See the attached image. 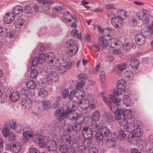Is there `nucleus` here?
Wrapping results in <instances>:
<instances>
[{"label": "nucleus", "instance_id": "32", "mask_svg": "<svg viewBox=\"0 0 153 153\" xmlns=\"http://www.w3.org/2000/svg\"><path fill=\"white\" fill-rule=\"evenodd\" d=\"M20 95L17 92H13L11 94L10 96V99L13 101H17L20 98Z\"/></svg>", "mask_w": 153, "mask_h": 153}, {"label": "nucleus", "instance_id": "45", "mask_svg": "<svg viewBox=\"0 0 153 153\" xmlns=\"http://www.w3.org/2000/svg\"><path fill=\"white\" fill-rule=\"evenodd\" d=\"M90 129L92 132L94 131L96 132L98 131L99 129L100 130V129L97 123H94L91 124L90 126Z\"/></svg>", "mask_w": 153, "mask_h": 153}, {"label": "nucleus", "instance_id": "53", "mask_svg": "<svg viewBox=\"0 0 153 153\" xmlns=\"http://www.w3.org/2000/svg\"><path fill=\"white\" fill-rule=\"evenodd\" d=\"M38 58L40 64H42L44 62L46 59L45 54L43 53L40 54Z\"/></svg>", "mask_w": 153, "mask_h": 153}, {"label": "nucleus", "instance_id": "36", "mask_svg": "<svg viewBox=\"0 0 153 153\" xmlns=\"http://www.w3.org/2000/svg\"><path fill=\"white\" fill-rule=\"evenodd\" d=\"M22 91L24 92L25 95L27 97H33L35 94V92L33 90H25V89H23Z\"/></svg>", "mask_w": 153, "mask_h": 153}, {"label": "nucleus", "instance_id": "26", "mask_svg": "<svg viewBox=\"0 0 153 153\" xmlns=\"http://www.w3.org/2000/svg\"><path fill=\"white\" fill-rule=\"evenodd\" d=\"M100 115L99 112L97 110L94 111L92 113L91 120L95 122L99 121L100 118Z\"/></svg>", "mask_w": 153, "mask_h": 153}, {"label": "nucleus", "instance_id": "19", "mask_svg": "<svg viewBox=\"0 0 153 153\" xmlns=\"http://www.w3.org/2000/svg\"><path fill=\"white\" fill-rule=\"evenodd\" d=\"M98 42L102 48L104 49H106L108 46V40L107 41L103 37L99 38Z\"/></svg>", "mask_w": 153, "mask_h": 153}, {"label": "nucleus", "instance_id": "57", "mask_svg": "<svg viewBox=\"0 0 153 153\" xmlns=\"http://www.w3.org/2000/svg\"><path fill=\"white\" fill-rule=\"evenodd\" d=\"M126 64L124 63H121L116 65L117 68L121 71L124 70L126 68Z\"/></svg>", "mask_w": 153, "mask_h": 153}, {"label": "nucleus", "instance_id": "41", "mask_svg": "<svg viewBox=\"0 0 153 153\" xmlns=\"http://www.w3.org/2000/svg\"><path fill=\"white\" fill-rule=\"evenodd\" d=\"M59 150L62 153H67L68 147L66 145H61L59 146Z\"/></svg>", "mask_w": 153, "mask_h": 153}, {"label": "nucleus", "instance_id": "38", "mask_svg": "<svg viewBox=\"0 0 153 153\" xmlns=\"http://www.w3.org/2000/svg\"><path fill=\"white\" fill-rule=\"evenodd\" d=\"M124 128L126 130V131L128 132H133L134 130V127L132 124L131 123L127 124L124 126Z\"/></svg>", "mask_w": 153, "mask_h": 153}, {"label": "nucleus", "instance_id": "56", "mask_svg": "<svg viewBox=\"0 0 153 153\" xmlns=\"http://www.w3.org/2000/svg\"><path fill=\"white\" fill-rule=\"evenodd\" d=\"M131 48V46L130 44L128 43H126L123 45L122 49L123 50L125 51H129Z\"/></svg>", "mask_w": 153, "mask_h": 153}, {"label": "nucleus", "instance_id": "6", "mask_svg": "<svg viewBox=\"0 0 153 153\" xmlns=\"http://www.w3.org/2000/svg\"><path fill=\"white\" fill-rule=\"evenodd\" d=\"M118 112H119V111L117 110V108L114 113L115 115V119L116 120H118L119 123L121 126H125L127 124V121L123 117H122V114L118 113Z\"/></svg>", "mask_w": 153, "mask_h": 153}, {"label": "nucleus", "instance_id": "17", "mask_svg": "<svg viewBox=\"0 0 153 153\" xmlns=\"http://www.w3.org/2000/svg\"><path fill=\"white\" fill-rule=\"evenodd\" d=\"M49 64L53 68H58L61 65L59 60L55 58L53 59H50Z\"/></svg>", "mask_w": 153, "mask_h": 153}, {"label": "nucleus", "instance_id": "7", "mask_svg": "<svg viewBox=\"0 0 153 153\" xmlns=\"http://www.w3.org/2000/svg\"><path fill=\"white\" fill-rule=\"evenodd\" d=\"M37 2L44 5V10L45 12H48L51 9L50 5L54 3V1L45 0H37Z\"/></svg>", "mask_w": 153, "mask_h": 153}, {"label": "nucleus", "instance_id": "31", "mask_svg": "<svg viewBox=\"0 0 153 153\" xmlns=\"http://www.w3.org/2000/svg\"><path fill=\"white\" fill-rule=\"evenodd\" d=\"M140 65L139 61L136 59H133L131 60L130 62V65L132 68L137 69Z\"/></svg>", "mask_w": 153, "mask_h": 153}, {"label": "nucleus", "instance_id": "34", "mask_svg": "<svg viewBox=\"0 0 153 153\" xmlns=\"http://www.w3.org/2000/svg\"><path fill=\"white\" fill-rule=\"evenodd\" d=\"M39 85L43 87L49 84L48 79L46 78H41L38 81Z\"/></svg>", "mask_w": 153, "mask_h": 153}, {"label": "nucleus", "instance_id": "22", "mask_svg": "<svg viewBox=\"0 0 153 153\" xmlns=\"http://www.w3.org/2000/svg\"><path fill=\"white\" fill-rule=\"evenodd\" d=\"M106 143L107 146L109 148H114L116 146L115 139L113 138H108L106 139Z\"/></svg>", "mask_w": 153, "mask_h": 153}, {"label": "nucleus", "instance_id": "23", "mask_svg": "<svg viewBox=\"0 0 153 153\" xmlns=\"http://www.w3.org/2000/svg\"><path fill=\"white\" fill-rule=\"evenodd\" d=\"M33 135V134L31 130V128H29L28 130L24 131L23 135L24 137L23 139L27 140L28 139L32 137Z\"/></svg>", "mask_w": 153, "mask_h": 153}, {"label": "nucleus", "instance_id": "46", "mask_svg": "<svg viewBox=\"0 0 153 153\" xmlns=\"http://www.w3.org/2000/svg\"><path fill=\"white\" fill-rule=\"evenodd\" d=\"M22 105H27L32 104L31 100L28 97L23 98L22 100Z\"/></svg>", "mask_w": 153, "mask_h": 153}, {"label": "nucleus", "instance_id": "8", "mask_svg": "<svg viewBox=\"0 0 153 153\" xmlns=\"http://www.w3.org/2000/svg\"><path fill=\"white\" fill-rule=\"evenodd\" d=\"M64 19L67 22H71L73 20L75 22H78V20L75 15H72L70 13L67 11L63 14Z\"/></svg>", "mask_w": 153, "mask_h": 153}, {"label": "nucleus", "instance_id": "13", "mask_svg": "<svg viewBox=\"0 0 153 153\" xmlns=\"http://www.w3.org/2000/svg\"><path fill=\"white\" fill-rule=\"evenodd\" d=\"M117 16L120 18L122 20H126L128 17V13L126 10L122 9H119L117 12Z\"/></svg>", "mask_w": 153, "mask_h": 153}, {"label": "nucleus", "instance_id": "33", "mask_svg": "<svg viewBox=\"0 0 153 153\" xmlns=\"http://www.w3.org/2000/svg\"><path fill=\"white\" fill-rule=\"evenodd\" d=\"M76 120L78 123L82 124L85 120V116L82 114H78L77 113H76Z\"/></svg>", "mask_w": 153, "mask_h": 153}, {"label": "nucleus", "instance_id": "48", "mask_svg": "<svg viewBox=\"0 0 153 153\" xmlns=\"http://www.w3.org/2000/svg\"><path fill=\"white\" fill-rule=\"evenodd\" d=\"M118 135L120 139L122 140L125 138L126 134L124 130L120 129L119 131Z\"/></svg>", "mask_w": 153, "mask_h": 153}, {"label": "nucleus", "instance_id": "20", "mask_svg": "<svg viewBox=\"0 0 153 153\" xmlns=\"http://www.w3.org/2000/svg\"><path fill=\"white\" fill-rule=\"evenodd\" d=\"M102 34L105 36L110 37L114 35V32L113 30L111 28H105L103 29Z\"/></svg>", "mask_w": 153, "mask_h": 153}, {"label": "nucleus", "instance_id": "59", "mask_svg": "<svg viewBox=\"0 0 153 153\" xmlns=\"http://www.w3.org/2000/svg\"><path fill=\"white\" fill-rule=\"evenodd\" d=\"M63 7H64L63 5L55 6L53 9V11L54 12L53 10H54L56 12H60L63 9Z\"/></svg>", "mask_w": 153, "mask_h": 153}, {"label": "nucleus", "instance_id": "62", "mask_svg": "<svg viewBox=\"0 0 153 153\" xmlns=\"http://www.w3.org/2000/svg\"><path fill=\"white\" fill-rule=\"evenodd\" d=\"M39 63L38 58L37 57H34L32 61V65L33 66H37L38 63Z\"/></svg>", "mask_w": 153, "mask_h": 153}, {"label": "nucleus", "instance_id": "43", "mask_svg": "<svg viewBox=\"0 0 153 153\" xmlns=\"http://www.w3.org/2000/svg\"><path fill=\"white\" fill-rule=\"evenodd\" d=\"M32 11V7L30 6L26 5L23 8L22 7V11L27 14L30 13Z\"/></svg>", "mask_w": 153, "mask_h": 153}, {"label": "nucleus", "instance_id": "44", "mask_svg": "<svg viewBox=\"0 0 153 153\" xmlns=\"http://www.w3.org/2000/svg\"><path fill=\"white\" fill-rule=\"evenodd\" d=\"M132 125L134 128V129L140 128L143 126V124L140 121L135 120L133 124Z\"/></svg>", "mask_w": 153, "mask_h": 153}, {"label": "nucleus", "instance_id": "35", "mask_svg": "<svg viewBox=\"0 0 153 153\" xmlns=\"http://www.w3.org/2000/svg\"><path fill=\"white\" fill-rule=\"evenodd\" d=\"M13 151L15 153H17L19 152L21 149V146L20 143L18 142L16 143L13 145Z\"/></svg>", "mask_w": 153, "mask_h": 153}, {"label": "nucleus", "instance_id": "9", "mask_svg": "<svg viewBox=\"0 0 153 153\" xmlns=\"http://www.w3.org/2000/svg\"><path fill=\"white\" fill-rule=\"evenodd\" d=\"M55 142L53 140H50L46 143H45L42 145V146L46 147L48 149L47 153H54V151L53 150V147L55 146Z\"/></svg>", "mask_w": 153, "mask_h": 153}, {"label": "nucleus", "instance_id": "63", "mask_svg": "<svg viewBox=\"0 0 153 153\" xmlns=\"http://www.w3.org/2000/svg\"><path fill=\"white\" fill-rule=\"evenodd\" d=\"M38 74V73L37 71L33 70L31 71L30 76L32 78H35L37 76Z\"/></svg>", "mask_w": 153, "mask_h": 153}, {"label": "nucleus", "instance_id": "55", "mask_svg": "<svg viewBox=\"0 0 153 153\" xmlns=\"http://www.w3.org/2000/svg\"><path fill=\"white\" fill-rule=\"evenodd\" d=\"M44 140V138L42 136L40 135H37L36 141L38 143L41 144L43 143Z\"/></svg>", "mask_w": 153, "mask_h": 153}, {"label": "nucleus", "instance_id": "16", "mask_svg": "<svg viewBox=\"0 0 153 153\" xmlns=\"http://www.w3.org/2000/svg\"><path fill=\"white\" fill-rule=\"evenodd\" d=\"M117 109L119 111L118 113L122 114V116L123 117L126 119H130L131 118V115L130 113H128L127 111L125 110V109L121 108L120 109L118 108H117Z\"/></svg>", "mask_w": 153, "mask_h": 153}, {"label": "nucleus", "instance_id": "10", "mask_svg": "<svg viewBox=\"0 0 153 153\" xmlns=\"http://www.w3.org/2000/svg\"><path fill=\"white\" fill-rule=\"evenodd\" d=\"M135 40L138 45H143L146 41V37L142 34H139L135 36Z\"/></svg>", "mask_w": 153, "mask_h": 153}, {"label": "nucleus", "instance_id": "49", "mask_svg": "<svg viewBox=\"0 0 153 153\" xmlns=\"http://www.w3.org/2000/svg\"><path fill=\"white\" fill-rule=\"evenodd\" d=\"M93 133L91 131H89L83 136L85 139H91L93 137Z\"/></svg>", "mask_w": 153, "mask_h": 153}, {"label": "nucleus", "instance_id": "25", "mask_svg": "<svg viewBox=\"0 0 153 153\" xmlns=\"http://www.w3.org/2000/svg\"><path fill=\"white\" fill-rule=\"evenodd\" d=\"M71 139V135L68 134H64L62 137V142L66 145H68L70 143L69 142Z\"/></svg>", "mask_w": 153, "mask_h": 153}, {"label": "nucleus", "instance_id": "61", "mask_svg": "<svg viewBox=\"0 0 153 153\" xmlns=\"http://www.w3.org/2000/svg\"><path fill=\"white\" fill-rule=\"evenodd\" d=\"M90 139H85L82 141V143L84 145V146L88 147L90 146L91 144V142Z\"/></svg>", "mask_w": 153, "mask_h": 153}, {"label": "nucleus", "instance_id": "60", "mask_svg": "<svg viewBox=\"0 0 153 153\" xmlns=\"http://www.w3.org/2000/svg\"><path fill=\"white\" fill-rule=\"evenodd\" d=\"M66 68L65 65H60L58 71L59 73L63 74L66 72Z\"/></svg>", "mask_w": 153, "mask_h": 153}, {"label": "nucleus", "instance_id": "4", "mask_svg": "<svg viewBox=\"0 0 153 153\" xmlns=\"http://www.w3.org/2000/svg\"><path fill=\"white\" fill-rule=\"evenodd\" d=\"M100 64H98L96 68H92L90 69L89 72L91 74H94L97 73V72H100V81L103 83V88H107L106 85L104 84L106 81L105 73L103 71L100 70Z\"/></svg>", "mask_w": 153, "mask_h": 153}, {"label": "nucleus", "instance_id": "5", "mask_svg": "<svg viewBox=\"0 0 153 153\" xmlns=\"http://www.w3.org/2000/svg\"><path fill=\"white\" fill-rule=\"evenodd\" d=\"M100 131L106 139L115 137L114 133L110 132L109 128L105 126H103L100 128Z\"/></svg>", "mask_w": 153, "mask_h": 153}, {"label": "nucleus", "instance_id": "15", "mask_svg": "<svg viewBox=\"0 0 153 153\" xmlns=\"http://www.w3.org/2000/svg\"><path fill=\"white\" fill-rule=\"evenodd\" d=\"M102 99L105 103L107 105H110L111 103V100L114 97L112 94H110L108 96V98L105 97V95L104 92H101Z\"/></svg>", "mask_w": 153, "mask_h": 153}, {"label": "nucleus", "instance_id": "1", "mask_svg": "<svg viewBox=\"0 0 153 153\" xmlns=\"http://www.w3.org/2000/svg\"><path fill=\"white\" fill-rule=\"evenodd\" d=\"M74 111L73 108H70L67 106L66 107V110L63 107H60L58 108L54 113V115L55 116H58V114H60L57 118V122L59 126L58 128H61L63 126V125L65 124V122L64 120L65 118H68L69 117V115L70 113H72Z\"/></svg>", "mask_w": 153, "mask_h": 153}, {"label": "nucleus", "instance_id": "58", "mask_svg": "<svg viewBox=\"0 0 153 153\" xmlns=\"http://www.w3.org/2000/svg\"><path fill=\"white\" fill-rule=\"evenodd\" d=\"M85 82L84 81H80L78 82L75 85V88L77 90H79L82 88L85 85Z\"/></svg>", "mask_w": 153, "mask_h": 153}, {"label": "nucleus", "instance_id": "11", "mask_svg": "<svg viewBox=\"0 0 153 153\" xmlns=\"http://www.w3.org/2000/svg\"><path fill=\"white\" fill-rule=\"evenodd\" d=\"M111 21L112 24L114 27L117 28H120L122 25L123 20H122L120 18L116 16L112 18Z\"/></svg>", "mask_w": 153, "mask_h": 153}, {"label": "nucleus", "instance_id": "18", "mask_svg": "<svg viewBox=\"0 0 153 153\" xmlns=\"http://www.w3.org/2000/svg\"><path fill=\"white\" fill-rule=\"evenodd\" d=\"M14 16L12 13H6L4 17V21L7 24H10L12 23L14 20Z\"/></svg>", "mask_w": 153, "mask_h": 153}, {"label": "nucleus", "instance_id": "50", "mask_svg": "<svg viewBox=\"0 0 153 153\" xmlns=\"http://www.w3.org/2000/svg\"><path fill=\"white\" fill-rule=\"evenodd\" d=\"M7 30H8L4 27H0V36L1 37H5L7 34Z\"/></svg>", "mask_w": 153, "mask_h": 153}, {"label": "nucleus", "instance_id": "52", "mask_svg": "<svg viewBox=\"0 0 153 153\" xmlns=\"http://www.w3.org/2000/svg\"><path fill=\"white\" fill-rule=\"evenodd\" d=\"M39 95L42 97H45L48 94V91L45 89H40L39 91Z\"/></svg>", "mask_w": 153, "mask_h": 153}, {"label": "nucleus", "instance_id": "37", "mask_svg": "<svg viewBox=\"0 0 153 153\" xmlns=\"http://www.w3.org/2000/svg\"><path fill=\"white\" fill-rule=\"evenodd\" d=\"M22 11V7L19 5L15 6L13 10V12L15 15H17L20 13Z\"/></svg>", "mask_w": 153, "mask_h": 153}, {"label": "nucleus", "instance_id": "14", "mask_svg": "<svg viewBox=\"0 0 153 153\" xmlns=\"http://www.w3.org/2000/svg\"><path fill=\"white\" fill-rule=\"evenodd\" d=\"M149 12L147 10L143 9L141 11L137 12L136 15L139 20H144V19H146V18L147 17L146 15Z\"/></svg>", "mask_w": 153, "mask_h": 153}, {"label": "nucleus", "instance_id": "29", "mask_svg": "<svg viewBox=\"0 0 153 153\" xmlns=\"http://www.w3.org/2000/svg\"><path fill=\"white\" fill-rule=\"evenodd\" d=\"M26 85L28 88L31 89H34L36 87V84L33 80L29 79L27 82Z\"/></svg>", "mask_w": 153, "mask_h": 153}, {"label": "nucleus", "instance_id": "47", "mask_svg": "<svg viewBox=\"0 0 153 153\" xmlns=\"http://www.w3.org/2000/svg\"><path fill=\"white\" fill-rule=\"evenodd\" d=\"M133 134L135 135L136 137H139L142 136L143 134L140 128L135 129L133 132Z\"/></svg>", "mask_w": 153, "mask_h": 153}, {"label": "nucleus", "instance_id": "39", "mask_svg": "<svg viewBox=\"0 0 153 153\" xmlns=\"http://www.w3.org/2000/svg\"><path fill=\"white\" fill-rule=\"evenodd\" d=\"M10 127L14 129H19V130H18V131L19 132L21 131L22 129V127L19 126H18L17 127H16V120H13L11 122H10Z\"/></svg>", "mask_w": 153, "mask_h": 153}, {"label": "nucleus", "instance_id": "2", "mask_svg": "<svg viewBox=\"0 0 153 153\" xmlns=\"http://www.w3.org/2000/svg\"><path fill=\"white\" fill-rule=\"evenodd\" d=\"M65 46L68 49V53L70 56H73L77 53L78 47L75 41L73 39H70L67 41Z\"/></svg>", "mask_w": 153, "mask_h": 153}, {"label": "nucleus", "instance_id": "54", "mask_svg": "<svg viewBox=\"0 0 153 153\" xmlns=\"http://www.w3.org/2000/svg\"><path fill=\"white\" fill-rule=\"evenodd\" d=\"M78 77L79 79L82 81L85 80L88 78V75L84 73L79 74L78 75Z\"/></svg>", "mask_w": 153, "mask_h": 153}, {"label": "nucleus", "instance_id": "21", "mask_svg": "<svg viewBox=\"0 0 153 153\" xmlns=\"http://www.w3.org/2000/svg\"><path fill=\"white\" fill-rule=\"evenodd\" d=\"M141 31L142 33H149L150 34L149 35L151 36L152 34H153V24L143 28Z\"/></svg>", "mask_w": 153, "mask_h": 153}, {"label": "nucleus", "instance_id": "51", "mask_svg": "<svg viewBox=\"0 0 153 153\" xmlns=\"http://www.w3.org/2000/svg\"><path fill=\"white\" fill-rule=\"evenodd\" d=\"M37 108L38 111L39 112H41L44 111L48 110L51 107H48V106H39Z\"/></svg>", "mask_w": 153, "mask_h": 153}, {"label": "nucleus", "instance_id": "12", "mask_svg": "<svg viewBox=\"0 0 153 153\" xmlns=\"http://www.w3.org/2000/svg\"><path fill=\"white\" fill-rule=\"evenodd\" d=\"M120 41L117 38L112 37L108 40V48H114L120 45Z\"/></svg>", "mask_w": 153, "mask_h": 153}, {"label": "nucleus", "instance_id": "30", "mask_svg": "<svg viewBox=\"0 0 153 153\" xmlns=\"http://www.w3.org/2000/svg\"><path fill=\"white\" fill-rule=\"evenodd\" d=\"M25 21L22 18H19L16 20L15 22V27L17 28H19L24 25Z\"/></svg>", "mask_w": 153, "mask_h": 153}, {"label": "nucleus", "instance_id": "42", "mask_svg": "<svg viewBox=\"0 0 153 153\" xmlns=\"http://www.w3.org/2000/svg\"><path fill=\"white\" fill-rule=\"evenodd\" d=\"M68 145L72 148H76L78 146V141L74 139H71Z\"/></svg>", "mask_w": 153, "mask_h": 153}, {"label": "nucleus", "instance_id": "3", "mask_svg": "<svg viewBox=\"0 0 153 153\" xmlns=\"http://www.w3.org/2000/svg\"><path fill=\"white\" fill-rule=\"evenodd\" d=\"M117 90L115 91H114L113 92L114 95L116 96H118L120 94L121 95H123L125 98H127V94L125 92V90H123L121 91L120 93V90H123L125 88L126 84L125 81L124 80H120L118 81L117 84Z\"/></svg>", "mask_w": 153, "mask_h": 153}, {"label": "nucleus", "instance_id": "27", "mask_svg": "<svg viewBox=\"0 0 153 153\" xmlns=\"http://www.w3.org/2000/svg\"><path fill=\"white\" fill-rule=\"evenodd\" d=\"M85 95V93L82 90H75V97L77 99L79 100L82 99Z\"/></svg>", "mask_w": 153, "mask_h": 153}, {"label": "nucleus", "instance_id": "40", "mask_svg": "<svg viewBox=\"0 0 153 153\" xmlns=\"http://www.w3.org/2000/svg\"><path fill=\"white\" fill-rule=\"evenodd\" d=\"M81 124L78 123H74L73 125V130L76 132L79 131L82 128Z\"/></svg>", "mask_w": 153, "mask_h": 153}, {"label": "nucleus", "instance_id": "24", "mask_svg": "<svg viewBox=\"0 0 153 153\" xmlns=\"http://www.w3.org/2000/svg\"><path fill=\"white\" fill-rule=\"evenodd\" d=\"M47 76L49 77L51 80L55 82L58 79V76L56 72L51 71L47 75Z\"/></svg>", "mask_w": 153, "mask_h": 153}, {"label": "nucleus", "instance_id": "28", "mask_svg": "<svg viewBox=\"0 0 153 153\" xmlns=\"http://www.w3.org/2000/svg\"><path fill=\"white\" fill-rule=\"evenodd\" d=\"M108 52L111 54L115 55H119L122 52L120 48L117 49L114 48H108Z\"/></svg>", "mask_w": 153, "mask_h": 153}, {"label": "nucleus", "instance_id": "64", "mask_svg": "<svg viewBox=\"0 0 153 153\" xmlns=\"http://www.w3.org/2000/svg\"><path fill=\"white\" fill-rule=\"evenodd\" d=\"M88 150L89 153H98L99 152L98 149L95 147L89 148Z\"/></svg>", "mask_w": 153, "mask_h": 153}]
</instances>
